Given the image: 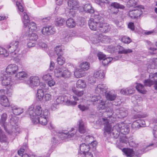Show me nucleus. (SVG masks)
<instances>
[{
    "label": "nucleus",
    "instance_id": "obj_1",
    "mask_svg": "<svg viewBox=\"0 0 157 157\" xmlns=\"http://www.w3.org/2000/svg\"><path fill=\"white\" fill-rule=\"evenodd\" d=\"M7 117V114L5 113H3L0 120V124L8 135L15 137L20 132V128L17 125V118L16 117H11L10 121V124H8L6 122Z\"/></svg>",
    "mask_w": 157,
    "mask_h": 157
},
{
    "label": "nucleus",
    "instance_id": "obj_2",
    "mask_svg": "<svg viewBox=\"0 0 157 157\" xmlns=\"http://www.w3.org/2000/svg\"><path fill=\"white\" fill-rule=\"evenodd\" d=\"M23 15L22 21L24 25L25 35V36H29L30 33H33L34 31L36 29V25L33 22L29 23V19L26 12H24Z\"/></svg>",
    "mask_w": 157,
    "mask_h": 157
},
{
    "label": "nucleus",
    "instance_id": "obj_3",
    "mask_svg": "<svg viewBox=\"0 0 157 157\" xmlns=\"http://www.w3.org/2000/svg\"><path fill=\"white\" fill-rule=\"evenodd\" d=\"M107 114V117L102 118L103 121L104 122V124L105 127L104 130V135L106 137L109 135L111 130L112 126L110 124L107 118L111 117L113 114V110L112 108L108 107L107 108L106 112L105 113Z\"/></svg>",
    "mask_w": 157,
    "mask_h": 157
},
{
    "label": "nucleus",
    "instance_id": "obj_4",
    "mask_svg": "<svg viewBox=\"0 0 157 157\" xmlns=\"http://www.w3.org/2000/svg\"><path fill=\"white\" fill-rule=\"evenodd\" d=\"M28 112L32 121V120H34L37 117H39V116L41 114L42 108L40 105H37L35 108H34L33 105H31L28 109Z\"/></svg>",
    "mask_w": 157,
    "mask_h": 157
},
{
    "label": "nucleus",
    "instance_id": "obj_5",
    "mask_svg": "<svg viewBox=\"0 0 157 157\" xmlns=\"http://www.w3.org/2000/svg\"><path fill=\"white\" fill-rule=\"evenodd\" d=\"M103 20V18L101 16L97 15L94 16V18H90L88 21V25L92 30H96L98 28L100 21Z\"/></svg>",
    "mask_w": 157,
    "mask_h": 157
},
{
    "label": "nucleus",
    "instance_id": "obj_6",
    "mask_svg": "<svg viewBox=\"0 0 157 157\" xmlns=\"http://www.w3.org/2000/svg\"><path fill=\"white\" fill-rule=\"evenodd\" d=\"M7 48L8 49L9 51L12 55H15L16 52H18L20 50V46L19 42L18 41H13L7 45Z\"/></svg>",
    "mask_w": 157,
    "mask_h": 157
},
{
    "label": "nucleus",
    "instance_id": "obj_7",
    "mask_svg": "<svg viewBox=\"0 0 157 157\" xmlns=\"http://www.w3.org/2000/svg\"><path fill=\"white\" fill-rule=\"evenodd\" d=\"M0 80L2 81L3 85L9 87L12 86L13 84V82L12 81L11 77L8 76L7 74L4 73L0 76Z\"/></svg>",
    "mask_w": 157,
    "mask_h": 157
},
{
    "label": "nucleus",
    "instance_id": "obj_8",
    "mask_svg": "<svg viewBox=\"0 0 157 157\" xmlns=\"http://www.w3.org/2000/svg\"><path fill=\"white\" fill-rule=\"evenodd\" d=\"M56 102L58 104L63 102L65 103V104L67 105L74 106L77 104V102L70 101L67 98V97L66 95L62 96L59 97L56 100Z\"/></svg>",
    "mask_w": 157,
    "mask_h": 157
},
{
    "label": "nucleus",
    "instance_id": "obj_9",
    "mask_svg": "<svg viewBox=\"0 0 157 157\" xmlns=\"http://www.w3.org/2000/svg\"><path fill=\"white\" fill-rule=\"evenodd\" d=\"M142 106L140 105L135 106L133 108L131 109V113L134 114L133 118L134 119H137L144 118L147 116L146 114H140L139 113L141 110Z\"/></svg>",
    "mask_w": 157,
    "mask_h": 157
},
{
    "label": "nucleus",
    "instance_id": "obj_10",
    "mask_svg": "<svg viewBox=\"0 0 157 157\" xmlns=\"http://www.w3.org/2000/svg\"><path fill=\"white\" fill-rule=\"evenodd\" d=\"M143 6H140V8L136 10H130L128 14L129 17L132 19H138L143 13V11L141 9H144Z\"/></svg>",
    "mask_w": 157,
    "mask_h": 157
},
{
    "label": "nucleus",
    "instance_id": "obj_11",
    "mask_svg": "<svg viewBox=\"0 0 157 157\" xmlns=\"http://www.w3.org/2000/svg\"><path fill=\"white\" fill-rule=\"evenodd\" d=\"M5 90L2 89L0 90V101L1 104L3 106L7 107L10 106L9 100L6 95H5Z\"/></svg>",
    "mask_w": 157,
    "mask_h": 157
},
{
    "label": "nucleus",
    "instance_id": "obj_12",
    "mask_svg": "<svg viewBox=\"0 0 157 157\" xmlns=\"http://www.w3.org/2000/svg\"><path fill=\"white\" fill-rule=\"evenodd\" d=\"M102 21H100L98 26V30L101 33H106L108 32L110 30L111 27L110 26L108 23H104Z\"/></svg>",
    "mask_w": 157,
    "mask_h": 157
},
{
    "label": "nucleus",
    "instance_id": "obj_13",
    "mask_svg": "<svg viewBox=\"0 0 157 157\" xmlns=\"http://www.w3.org/2000/svg\"><path fill=\"white\" fill-rule=\"evenodd\" d=\"M80 152L78 154L79 156L84 155V154L89 153V151L90 148V146L89 144H86L83 143L80 145Z\"/></svg>",
    "mask_w": 157,
    "mask_h": 157
},
{
    "label": "nucleus",
    "instance_id": "obj_14",
    "mask_svg": "<svg viewBox=\"0 0 157 157\" xmlns=\"http://www.w3.org/2000/svg\"><path fill=\"white\" fill-rule=\"evenodd\" d=\"M18 70V67L17 65L11 64L7 66L4 73L9 75H13L16 73Z\"/></svg>",
    "mask_w": 157,
    "mask_h": 157
},
{
    "label": "nucleus",
    "instance_id": "obj_15",
    "mask_svg": "<svg viewBox=\"0 0 157 157\" xmlns=\"http://www.w3.org/2000/svg\"><path fill=\"white\" fill-rule=\"evenodd\" d=\"M32 121L34 124L39 123L43 125H46L48 122L47 118H46V117H43L42 116H41L40 117H37L34 120H32Z\"/></svg>",
    "mask_w": 157,
    "mask_h": 157
},
{
    "label": "nucleus",
    "instance_id": "obj_16",
    "mask_svg": "<svg viewBox=\"0 0 157 157\" xmlns=\"http://www.w3.org/2000/svg\"><path fill=\"white\" fill-rule=\"evenodd\" d=\"M107 87L104 84H99L96 87L95 92L97 94H104L107 92Z\"/></svg>",
    "mask_w": 157,
    "mask_h": 157
},
{
    "label": "nucleus",
    "instance_id": "obj_17",
    "mask_svg": "<svg viewBox=\"0 0 157 157\" xmlns=\"http://www.w3.org/2000/svg\"><path fill=\"white\" fill-rule=\"evenodd\" d=\"M41 32L43 34L47 35L54 34L55 30L52 26H48L44 27Z\"/></svg>",
    "mask_w": 157,
    "mask_h": 157
},
{
    "label": "nucleus",
    "instance_id": "obj_18",
    "mask_svg": "<svg viewBox=\"0 0 157 157\" xmlns=\"http://www.w3.org/2000/svg\"><path fill=\"white\" fill-rule=\"evenodd\" d=\"M40 83V80L38 77H31L30 78V86L32 88L37 86Z\"/></svg>",
    "mask_w": 157,
    "mask_h": 157
},
{
    "label": "nucleus",
    "instance_id": "obj_19",
    "mask_svg": "<svg viewBox=\"0 0 157 157\" xmlns=\"http://www.w3.org/2000/svg\"><path fill=\"white\" fill-rule=\"evenodd\" d=\"M119 127L120 128V132L123 135H126L129 132V126L127 124L122 123Z\"/></svg>",
    "mask_w": 157,
    "mask_h": 157
},
{
    "label": "nucleus",
    "instance_id": "obj_20",
    "mask_svg": "<svg viewBox=\"0 0 157 157\" xmlns=\"http://www.w3.org/2000/svg\"><path fill=\"white\" fill-rule=\"evenodd\" d=\"M145 126V121L143 120H138L132 123V127L137 128H139L141 127Z\"/></svg>",
    "mask_w": 157,
    "mask_h": 157
},
{
    "label": "nucleus",
    "instance_id": "obj_21",
    "mask_svg": "<svg viewBox=\"0 0 157 157\" xmlns=\"http://www.w3.org/2000/svg\"><path fill=\"white\" fill-rule=\"evenodd\" d=\"M83 11L87 13L92 14L94 12V8L90 3H87L83 5Z\"/></svg>",
    "mask_w": 157,
    "mask_h": 157
},
{
    "label": "nucleus",
    "instance_id": "obj_22",
    "mask_svg": "<svg viewBox=\"0 0 157 157\" xmlns=\"http://www.w3.org/2000/svg\"><path fill=\"white\" fill-rule=\"evenodd\" d=\"M12 110L13 113L16 115H18L21 114L23 112V109L21 108H18L17 106L13 105H10Z\"/></svg>",
    "mask_w": 157,
    "mask_h": 157
},
{
    "label": "nucleus",
    "instance_id": "obj_23",
    "mask_svg": "<svg viewBox=\"0 0 157 157\" xmlns=\"http://www.w3.org/2000/svg\"><path fill=\"white\" fill-rule=\"evenodd\" d=\"M78 131L80 133H85L86 132V126L84 124L83 121L82 120L79 121L78 122Z\"/></svg>",
    "mask_w": 157,
    "mask_h": 157
},
{
    "label": "nucleus",
    "instance_id": "obj_24",
    "mask_svg": "<svg viewBox=\"0 0 157 157\" xmlns=\"http://www.w3.org/2000/svg\"><path fill=\"white\" fill-rule=\"evenodd\" d=\"M67 3L69 9H76L78 8V3L77 0H68Z\"/></svg>",
    "mask_w": 157,
    "mask_h": 157
},
{
    "label": "nucleus",
    "instance_id": "obj_25",
    "mask_svg": "<svg viewBox=\"0 0 157 157\" xmlns=\"http://www.w3.org/2000/svg\"><path fill=\"white\" fill-rule=\"evenodd\" d=\"M44 95V91L43 89H38L36 95L37 100L38 101H41L43 99Z\"/></svg>",
    "mask_w": 157,
    "mask_h": 157
},
{
    "label": "nucleus",
    "instance_id": "obj_26",
    "mask_svg": "<svg viewBox=\"0 0 157 157\" xmlns=\"http://www.w3.org/2000/svg\"><path fill=\"white\" fill-rule=\"evenodd\" d=\"M118 49V53L120 54H127L132 53L133 52L132 49H125L121 46H120Z\"/></svg>",
    "mask_w": 157,
    "mask_h": 157
},
{
    "label": "nucleus",
    "instance_id": "obj_27",
    "mask_svg": "<svg viewBox=\"0 0 157 157\" xmlns=\"http://www.w3.org/2000/svg\"><path fill=\"white\" fill-rule=\"evenodd\" d=\"M108 107L106 102L102 100H99L97 108L99 110H103L107 109Z\"/></svg>",
    "mask_w": 157,
    "mask_h": 157
},
{
    "label": "nucleus",
    "instance_id": "obj_28",
    "mask_svg": "<svg viewBox=\"0 0 157 157\" xmlns=\"http://www.w3.org/2000/svg\"><path fill=\"white\" fill-rule=\"evenodd\" d=\"M135 91V90L133 88H128L121 90L120 93L123 94L128 95L133 94Z\"/></svg>",
    "mask_w": 157,
    "mask_h": 157
},
{
    "label": "nucleus",
    "instance_id": "obj_29",
    "mask_svg": "<svg viewBox=\"0 0 157 157\" xmlns=\"http://www.w3.org/2000/svg\"><path fill=\"white\" fill-rule=\"evenodd\" d=\"M63 70V69L61 66L58 68H56L54 71L55 75L58 78L61 77Z\"/></svg>",
    "mask_w": 157,
    "mask_h": 157
},
{
    "label": "nucleus",
    "instance_id": "obj_30",
    "mask_svg": "<svg viewBox=\"0 0 157 157\" xmlns=\"http://www.w3.org/2000/svg\"><path fill=\"white\" fill-rule=\"evenodd\" d=\"M122 151L127 156L133 157V156L134 154V152L133 150L132 149L124 148L122 149Z\"/></svg>",
    "mask_w": 157,
    "mask_h": 157
},
{
    "label": "nucleus",
    "instance_id": "obj_31",
    "mask_svg": "<svg viewBox=\"0 0 157 157\" xmlns=\"http://www.w3.org/2000/svg\"><path fill=\"white\" fill-rule=\"evenodd\" d=\"M106 98L109 100L113 101L116 98V94H114L111 92L109 91L105 93Z\"/></svg>",
    "mask_w": 157,
    "mask_h": 157
},
{
    "label": "nucleus",
    "instance_id": "obj_32",
    "mask_svg": "<svg viewBox=\"0 0 157 157\" xmlns=\"http://www.w3.org/2000/svg\"><path fill=\"white\" fill-rule=\"evenodd\" d=\"M84 72L82 69H77L74 73L75 76L77 78L82 77L84 76Z\"/></svg>",
    "mask_w": 157,
    "mask_h": 157
},
{
    "label": "nucleus",
    "instance_id": "obj_33",
    "mask_svg": "<svg viewBox=\"0 0 157 157\" xmlns=\"http://www.w3.org/2000/svg\"><path fill=\"white\" fill-rule=\"evenodd\" d=\"M66 25L70 28H73L76 25V22L73 19L69 18L66 21Z\"/></svg>",
    "mask_w": 157,
    "mask_h": 157
},
{
    "label": "nucleus",
    "instance_id": "obj_34",
    "mask_svg": "<svg viewBox=\"0 0 157 157\" xmlns=\"http://www.w3.org/2000/svg\"><path fill=\"white\" fill-rule=\"evenodd\" d=\"M118 117L122 118L126 117L128 115L127 111L124 108H121L119 110Z\"/></svg>",
    "mask_w": 157,
    "mask_h": 157
},
{
    "label": "nucleus",
    "instance_id": "obj_35",
    "mask_svg": "<svg viewBox=\"0 0 157 157\" xmlns=\"http://www.w3.org/2000/svg\"><path fill=\"white\" fill-rule=\"evenodd\" d=\"M102 36L101 34H100L98 35L95 34L93 37L91 38V40L94 43L96 44L100 42L101 40V38Z\"/></svg>",
    "mask_w": 157,
    "mask_h": 157
},
{
    "label": "nucleus",
    "instance_id": "obj_36",
    "mask_svg": "<svg viewBox=\"0 0 157 157\" xmlns=\"http://www.w3.org/2000/svg\"><path fill=\"white\" fill-rule=\"evenodd\" d=\"M118 59V57L117 56H116L114 59H113L110 57H106L102 60V63L104 66H105L107 65L109 63L111 62L113 59H115V60H117Z\"/></svg>",
    "mask_w": 157,
    "mask_h": 157
},
{
    "label": "nucleus",
    "instance_id": "obj_37",
    "mask_svg": "<svg viewBox=\"0 0 157 157\" xmlns=\"http://www.w3.org/2000/svg\"><path fill=\"white\" fill-rule=\"evenodd\" d=\"M65 22L66 20L64 18L59 17L56 19L55 25L57 26H62L63 25Z\"/></svg>",
    "mask_w": 157,
    "mask_h": 157
},
{
    "label": "nucleus",
    "instance_id": "obj_38",
    "mask_svg": "<svg viewBox=\"0 0 157 157\" xmlns=\"http://www.w3.org/2000/svg\"><path fill=\"white\" fill-rule=\"evenodd\" d=\"M0 141L2 143H6L7 142V137L1 128H0Z\"/></svg>",
    "mask_w": 157,
    "mask_h": 157
},
{
    "label": "nucleus",
    "instance_id": "obj_39",
    "mask_svg": "<svg viewBox=\"0 0 157 157\" xmlns=\"http://www.w3.org/2000/svg\"><path fill=\"white\" fill-rule=\"evenodd\" d=\"M86 86V84L84 80L79 79L76 82V87L78 88H83Z\"/></svg>",
    "mask_w": 157,
    "mask_h": 157
},
{
    "label": "nucleus",
    "instance_id": "obj_40",
    "mask_svg": "<svg viewBox=\"0 0 157 157\" xmlns=\"http://www.w3.org/2000/svg\"><path fill=\"white\" fill-rule=\"evenodd\" d=\"M111 8H113L114 9H123L125 7L123 5L120 4L119 3L116 2H112L111 4Z\"/></svg>",
    "mask_w": 157,
    "mask_h": 157
},
{
    "label": "nucleus",
    "instance_id": "obj_41",
    "mask_svg": "<svg viewBox=\"0 0 157 157\" xmlns=\"http://www.w3.org/2000/svg\"><path fill=\"white\" fill-rule=\"evenodd\" d=\"M136 88L137 90L139 92L143 94L145 93L146 91L144 90V87L142 84L137 83Z\"/></svg>",
    "mask_w": 157,
    "mask_h": 157
},
{
    "label": "nucleus",
    "instance_id": "obj_42",
    "mask_svg": "<svg viewBox=\"0 0 157 157\" xmlns=\"http://www.w3.org/2000/svg\"><path fill=\"white\" fill-rule=\"evenodd\" d=\"M80 67L81 69L84 71L88 70L90 67V64L86 62H83L82 63H81Z\"/></svg>",
    "mask_w": 157,
    "mask_h": 157
},
{
    "label": "nucleus",
    "instance_id": "obj_43",
    "mask_svg": "<svg viewBox=\"0 0 157 157\" xmlns=\"http://www.w3.org/2000/svg\"><path fill=\"white\" fill-rule=\"evenodd\" d=\"M55 52L57 55L58 56H61L63 54V52L60 46H58L56 47L55 49Z\"/></svg>",
    "mask_w": 157,
    "mask_h": 157
},
{
    "label": "nucleus",
    "instance_id": "obj_44",
    "mask_svg": "<svg viewBox=\"0 0 157 157\" xmlns=\"http://www.w3.org/2000/svg\"><path fill=\"white\" fill-rule=\"evenodd\" d=\"M138 0H129L127 2V5L128 7H136L139 8V6H137Z\"/></svg>",
    "mask_w": 157,
    "mask_h": 157
},
{
    "label": "nucleus",
    "instance_id": "obj_45",
    "mask_svg": "<svg viewBox=\"0 0 157 157\" xmlns=\"http://www.w3.org/2000/svg\"><path fill=\"white\" fill-rule=\"evenodd\" d=\"M61 135L65 138H70L73 137L74 136H77V135L76 133L75 134L73 132L71 133V132H68L66 133H62Z\"/></svg>",
    "mask_w": 157,
    "mask_h": 157
},
{
    "label": "nucleus",
    "instance_id": "obj_46",
    "mask_svg": "<svg viewBox=\"0 0 157 157\" xmlns=\"http://www.w3.org/2000/svg\"><path fill=\"white\" fill-rule=\"evenodd\" d=\"M120 132L117 130L113 129L112 131L111 136L113 138L117 139L120 135Z\"/></svg>",
    "mask_w": 157,
    "mask_h": 157
},
{
    "label": "nucleus",
    "instance_id": "obj_47",
    "mask_svg": "<svg viewBox=\"0 0 157 157\" xmlns=\"http://www.w3.org/2000/svg\"><path fill=\"white\" fill-rule=\"evenodd\" d=\"M28 75L24 71L20 72L17 73L15 75V77L19 79H21L22 78L26 77Z\"/></svg>",
    "mask_w": 157,
    "mask_h": 157
},
{
    "label": "nucleus",
    "instance_id": "obj_48",
    "mask_svg": "<svg viewBox=\"0 0 157 157\" xmlns=\"http://www.w3.org/2000/svg\"><path fill=\"white\" fill-rule=\"evenodd\" d=\"M62 74V76L61 77L64 78H68L70 77L71 75V72L67 70H63Z\"/></svg>",
    "mask_w": 157,
    "mask_h": 157
},
{
    "label": "nucleus",
    "instance_id": "obj_49",
    "mask_svg": "<svg viewBox=\"0 0 157 157\" xmlns=\"http://www.w3.org/2000/svg\"><path fill=\"white\" fill-rule=\"evenodd\" d=\"M120 40L124 43L128 44L131 41V39L126 36H123L121 38H120Z\"/></svg>",
    "mask_w": 157,
    "mask_h": 157
},
{
    "label": "nucleus",
    "instance_id": "obj_50",
    "mask_svg": "<svg viewBox=\"0 0 157 157\" xmlns=\"http://www.w3.org/2000/svg\"><path fill=\"white\" fill-rule=\"evenodd\" d=\"M29 36V40H30L35 41L38 38V36L37 34L33 33H30L29 36Z\"/></svg>",
    "mask_w": 157,
    "mask_h": 157
},
{
    "label": "nucleus",
    "instance_id": "obj_51",
    "mask_svg": "<svg viewBox=\"0 0 157 157\" xmlns=\"http://www.w3.org/2000/svg\"><path fill=\"white\" fill-rule=\"evenodd\" d=\"M73 92L75 94V95L78 97L82 96L84 94V91L83 90L79 91L75 90V88L72 89Z\"/></svg>",
    "mask_w": 157,
    "mask_h": 157
},
{
    "label": "nucleus",
    "instance_id": "obj_52",
    "mask_svg": "<svg viewBox=\"0 0 157 157\" xmlns=\"http://www.w3.org/2000/svg\"><path fill=\"white\" fill-rule=\"evenodd\" d=\"M152 78H153L154 87L155 90H157V72L154 74Z\"/></svg>",
    "mask_w": 157,
    "mask_h": 157
},
{
    "label": "nucleus",
    "instance_id": "obj_53",
    "mask_svg": "<svg viewBox=\"0 0 157 157\" xmlns=\"http://www.w3.org/2000/svg\"><path fill=\"white\" fill-rule=\"evenodd\" d=\"M0 55H3L5 57L10 56L5 48L1 47H0Z\"/></svg>",
    "mask_w": 157,
    "mask_h": 157
},
{
    "label": "nucleus",
    "instance_id": "obj_54",
    "mask_svg": "<svg viewBox=\"0 0 157 157\" xmlns=\"http://www.w3.org/2000/svg\"><path fill=\"white\" fill-rule=\"evenodd\" d=\"M23 54H18L15 56H13V60L16 62H19L21 59L22 58Z\"/></svg>",
    "mask_w": 157,
    "mask_h": 157
},
{
    "label": "nucleus",
    "instance_id": "obj_55",
    "mask_svg": "<svg viewBox=\"0 0 157 157\" xmlns=\"http://www.w3.org/2000/svg\"><path fill=\"white\" fill-rule=\"evenodd\" d=\"M144 83L146 86H150L153 85L154 81L150 79H146L144 80Z\"/></svg>",
    "mask_w": 157,
    "mask_h": 157
},
{
    "label": "nucleus",
    "instance_id": "obj_56",
    "mask_svg": "<svg viewBox=\"0 0 157 157\" xmlns=\"http://www.w3.org/2000/svg\"><path fill=\"white\" fill-rule=\"evenodd\" d=\"M61 56H58L57 58V61L58 63L60 66H62L64 63L65 59L61 57Z\"/></svg>",
    "mask_w": 157,
    "mask_h": 157
},
{
    "label": "nucleus",
    "instance_id": "obj_57",
    "mask_svg": "<svg viewBox=\"0 0 157 157\" xmlns=\"http://www.w3.org/2000/svg\"><path fill=\"white\" fill-rule=\"evenodd\" d=\"M125 135H123L122 136L120 135L119 138V140L120 142L124 143H126L127 142V139L125 137Z\"/></svg>",
    "mask_w": 157,
    "mask_h": 157
},
{
    "label": "nucleus",
    "instance_id": "obj_58",
    "mask_svg": "<svg viewBox=\"0 0 157 157\" xmlns=\"http://www.w3.org/2000/svg\"><path fill=\"white\" fill-rule=\"evenodd\" d=\"M97 56L100 60H103L106 57V55L104 54L101 52H99L98 53Z\"/></svg>",
    "mask_w": 157,
    "mask_h": 157
},
{
    "label": "nucleus",
    "instance_id": "obj_59",
    "mask_svg": "<svg viewBox=\"0 0 157 157\" xmlns=\"http://www.w3.org/2000/svg\"><path fill=\"white\" fill-rule=\"evenodd\" d=\"M42 78L44 80L48 81L49 80L51 79L52 77L50 74H46L44 75Z\"/></svg>",
    "mask_w": 157,
    "mask_h": 157
},
{
    "label": "nucleus",
    "instance_id": "obj_60",
    "mask_svg": "<svg viewBox=\"0 0 157 157\" xmlns=\"http://www.w3.org/2000/svg\"><path fill=\"white\" fill-rule=\"evenodd\" d=\"M65 35V36L63 39V41L67 42L71 40L72 36L70 33H68Z\"/></svg>",
    "mask_w": 157,
    "mask_h": 157
},
{
    "label": "nucleus",
    "instance_id": "obj_61",
    "mask_svg": "<svg viewBox=\"0 0 157 157\" xmlns=\"http://www.w3.org/2000/svg\"><path fill=\"white\" fill-rule=\"evenodd\" d=\"M26 147V146H23L18 151V154L19 156H20L21 155H22L24 154L23 153Z\"/></svg>",
    "mask_w": 157,
    "mask_h": 157
},
{
    "label": "nucleus",
    "instance_id": "obj_62",
    "mask_svg": "<svg viewBox=\"0 0 157 157\" xmlns=\"http://www.w3.org/2000/svg\"><path fill=\"white\" fill-rule=\"evenodd\" d=\"M16 5L18 7L19 10L21 12H23V8L20 1H16Z\"/></svg>",
    "mask_w": 157,
    "mask_h": 157
},
{
    "label": "nucleus",
    "instance_id": "obj_63",
    "mask_svg": "<svg viewBox=\"0 0 157 157\" xmlns=\"http://www.w3.org/2000/svg\"><path fill=\"white\" fill-rule=\"evenodd\" d=\"M44 99L45 101H49L52 99V96L49 94H46L45 95Z\"/></svg>",
    "mask_w": 157,
    "mask_h": 157
},
{
    "label": "nucleus",
    "instance_id": "obj_64",
    "mask_svg": "<svg viewBox=\"0 0 157 157\" xmlns=\"http://www.w3.org/2000/svg\"><path fill=\"white\" fill-rule=\"evenodd\" d=\"M78 107L82 111L87 110L88 109V108L87 106L81 104L78 105Z\"/></svg>",
    "mask_w": 157,
    "mask_h": 157
}]
</instances>
